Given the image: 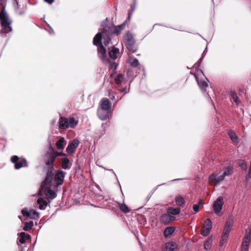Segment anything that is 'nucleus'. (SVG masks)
Here are the masks:
<instances>
[{"instance_id": "4c0bfd02", "label": "nucleus", "mask_w": 251, "mask_h": 251, "mask_svg": "<svg viewBox=\"0 0 251 251\" xmlns=\"http://www.w3.org/2000/svg\"><path fill=\"white\" fill-rule=\"evenodd\" d=\"M233 168L230 167H227L225 168L224 172L223 173V174L226 176L231 175L233 174Z\"/></svg>"}, {"instance_id": "864d4df0", "label": "nucleus", "mask_w": 251, "mask_h": 251, "mask_svg": "<svg viewBox=\"0 0 251 251\" xmlns=\"http://www.w3.org/2000/svg\"><path fill=\"white\" fill-rule=\"evenodd\" d=\"M109 97L110 99L112 100H114L115 99V96L113 94V93H109Z\"/></svg>"}, {"instance_id": "a211bd4d", "label": "nucleus", "mask_w": 251, "mask_h": 251, "mask_svg": "<svg viewBox=\"0 0 251 251\" xmlns=\"http://www.w3.org/2000/svg\"><path fill=\"white\" fill-rule=\"evenodd\" d=\"M127 22L128 21L126 20L122 24L117 26H113V32L114 34L117 35L120 34L121 32V31L125 28Z\"/></svg>"}, {"instance_id": "cd10ccee", "label": "nucleus", "mask_w": 251, "mask_h": 251, "mask_svg": "<svg viewBox=\"0 0 251 251\" xmlns=\"http://www.w3.org/2000/svg\"><path fill=\"white\" fill-rule=\"evenodd\" d=\"M65 140L63 137H61L56 142V148L58 150H62L64 148L65 144H64Z\"/></svg>"}, {"instance_id": "37998d69", "label": "nucleus", "mask_w": 251, "mask_h": 251, "mask_svg": "<svg viewBox=\"0 0 251 251\" xmlns=\"http://www.w3.org/2000/svg\"><path fill=\"white\" fill-rule=\"evenodd\" d=\"M212 243V239L209 238L208 240H207L204 244V247L205 250H208L209 249H210L211 247Z\"/></svg>"}, {"instance_id": "6ab92c4d", "label": "nucleus", "mask_w": 251, "mask_h": 251, "mask_svg": "<svg viewBox=\"0 0 251 251\" xmlns=\"http://www.w3.org/2000/svg\"><path fill=\"white\" fill-rule=\"evenodd\" d=\"M106 65H108L109 68L111 70H113V73L111 74L110 75V77H112L115 74H116V70L117 69L118 64L113 61H111L109 59V62L108 63H105Z\"/></svg>"}, {"instance_id": "393cba45", "label": "nucleus", "mask_w": 251, "mask_h": 251, "mask_svg": "<svg viewBox=\"0 0 251 251\" xmlns=\"http://www.w3.org/2000/svg\"><path fill=\"white\" fill-rule=\"evenodd\" d=\"M37 203L39 205V208L40 210H45L49 204L42 198H40L37 200Z\"/></svg>"}, {"instance_id": "a19ab883", "label": "nucleus", "mask_w": 251, "mask_h": 251, "mask_svg": "<svg viewBox=\"0 0 251 251\" xmlns=\"http://www.w3.org/2000/svg\"><path fill=\"white\" fill-rule=\"evenodd\" d=\"M204 56V55L202 54V56L199 59V60L198 61L197 63L196 64V70H197L198 72L200 71L202 74H203V73L201 69H199V67L201 66V64L202 61Z\"/></svg>"}, {"instance_id": "0eeeda50", "label": "nucleus", "mask_w": 251, "mask_h": 251, "mask_svg": "<svg viewBox=\"0 0 251 251\" xmlns=\"http://www.w3.org/2000/svg\"><path fill=\"white\" fill-rule=\"evenodd\" d=\"M11 161L14 164L16 169H19L23 167L28 166L27 161L25 158L19 160V158L17 155L12 156L11 158Z\"/></svg>"}, {"instance_id": "c03bdc74", "label": "nucleus", "mask_w": 251, "mask_h": 251, "mask_svg": "<svg viewBox=\"0 0 251 251\" xmlns=\"http://www.w3.org/2000/svg\"><path fill=\"white\" fill-rule=\"evenodd\" d=\"M228 237V235L222 233L221 240L220 242V245L221 246H223V245L226 242Z\"/></svg>"}, {"instance_id": "13d9d810", "label": "nucleus", "mask_w": 251, "mask_h": 251, "mask_svg": "<svg viewBox=\"0 0 251 251\" xmlns=\"http://www.w3.org/2000/svg\"><path fill=\"white\" fill-rule=\"evenodd\" d=\"M181 179H183L182 178H177V179H173L171 181V182H174V181H178V180H181Z\"/></svg>"}, {"instance_id": "39448f33", "label": "nucleus", "mask_w": 251, "mask_h": 251, "mask_svg": "<svg viewBox=\"0 0 251 251\" xmlns=\"http://www.w3.org/2000/svg\"><path fill=\"white\" fill-rule=\"evenodd\" d=\"M225 176L222 172H220L218 174H212L209 176L208 181L209 183L214 187L217 186L222 181L224 180Z\"/></svg>"}, {"instance_id": "6e6552de", "label": "nucleus", "mask_w": 251, "mask_h": 251, "mask_svg": "<svg viewBox=\"0 0 251 251\" xmlns=\"http://www.w3.org/2000/svg\"><path fill=\"white\" fill-rule=\"evenodd\" d=\"M126 46L129 51L132 53L137 51L138 48L135 46V41L132 36H127L125 42Z\"/></svg>"}, {"instance_id": "79ce46f5", "label": "nucleus", "mask_w": 251, "mask_h": 251, "mask_svg": "<svg viewBox=\"0 0 251 251\" xmlns=\"http://www.w3.org/2000/svg\"><path fill=\"white\" fill-rule=\"evenodd\" d=\"M135 7H136V3L135 1L134 3L132 4L130 6V11L128 12V17H127V19L126 20L128 21V22H129V21L130 20L131 15H132V13L134 12V11L135 10Z\"/></svg>"}, {"instance_id": "c85d7f7f", "label": "nucleus", "mask_w": 251, "mask_h": 251, "mask_svg": "<svg viewBox=\"0 0 251 251\" xmlns=\"http://www.w3.org/2000/svg\"><path fill=\"white\" fill-rule=\"evenodd\" d=\"M167 212H168V213L173 215H176L180 213V208L179 207H176V208L170 207L168 209Z\"/></svg>"}, {"instance_id": "f3484780", "label": "nucleus", "mask_w": 251, "mask_h": 251, "mask_svg": "<svg viewBox=\"0 0 251 251\" xmlns=\"http://www.w3.org/2000/svg\"><path fill=\"white\" fill-rule=\"evenodd\" d=\"M101 109L102 111L108 112L111 109V104L107 98H104L100 100Z\"/></svg>"}, {"instance_id": "72a5a7b5", "label": "nucleus", "mask_w": 251, "mask_h": 251, "mask_svg": "<svg viewBox=\"0 0 251 251\" xmlns=\"http://www.w3.org/2000/svg\"><path fill=\"white\" fill-rule=\"evenodd\" d=\"M15 3L16 4V6H15V9L16 10V12L20 15H24L26 10V5L25 4L23 5V7H22V10H21L20 11H18V9H19V6L18 5V3L16 0H15Z\"/></svg>"}, {"instance_id": "f704fd0d", "label": "nucleus", "mask_w": 251, "mask_h": 251, "mask_svg": "<svg viewBox=\"0 0 251 251\" xmlns=\"http://www.w3.org/2000/svg\"><path fill=\"white\" fill-rule=\"evenodd\" d=\"M176 203L179 206H182L185 203V201L183 198L181 196L176 197L175 199Z\"/></svg>"}, {"instance_id": "dca6fc26", "label": "nucleus", "mask_w": 251, "mask_h": 251, "mask_svg": "<svg viewBox=\"0 0 251 251\" xmlns=\"http://www.w3.org/2000/svg\"><path fill=\"white\" fill-rule=\"evenodd\" d=\"M119 49L115 48V47H112L111 49H108V58L109 59H112L115 60L118 58V55L119 54Z\"/></svg>"}, {"instance_id": "5701e85b", "label": "nucleus", "mask_w": 251, "mask_h": 251, "mask_svg": "<svg viewBox=\"0 0 251 251\" xmlns=\"http://www.w3.org/2000/svg\"><path fill=\"white\" fill-rule=\"evenodd\" d=\"M175 220V218L174 216L170 215V214L169 213L162 215L161 217L162 222L165 224H168L171 222L174 221Z\"/></svg>"}, {"instance_id": "9b49d317", "label": "nucleus", "mask_w": 251, "mask_h": 251, "mask_svg": "<svg viewBox=\"0 0 251 251\" xmlns=\"http://www.w3.org/2000/svg\"><path fill=\"white\" fill-rule=\"evenodd\" d=\"M46 165L48 166L49 167H54L53 163L56 158L55 155H54L53 151L50 149H49V151L46 154Z\"/></svg>"}, {"instance_id": "423d86ee", "label": "nucleus", "mask_w": 251, "mask_h": 251, "mask_svg": "<svg viewBox=\"0 0 251 251\" xmlns=\"http://www.w3.org/2000/svg\"><path fill=\"white\" fill-rule=\"evenodd\" d=\"M224 199L222 197H219L213 204V209L215 213L219 216L221 215V211L224 205Z\"/></svg>"}, {"instance_id": "412c9836", "label": "nucleus", "mask_w": 251, "mask_h": 251, "mask_svg": "<svg viewBox=\"0 0 251 251\" xmlns=\"http://www.w3.org/2000/svg\"><path fill=\"white\" fill-rule=\"evenodd\" d=\"M251 228L249 227L246 229V232L243 239L242 243L250 244L251 241Z\"/></svg>"}, {"instance_id": "e2e57ef3", "label": "nucleus", "mask_w": 251, "mask_h": 251, "mask_svg": "<svg viewBox=\"0 0 251 251\" xmlns=\"http://www.w3.org/2000/svg\"><path fill=\"white\" fill-rule=\"evenodd\" d=\"M201 202H202V200H200L198 204L200 205V204H201Z\"/></svg>"}, {"instance_id": "f8f14e48", "label": "nucleus", "mask_w": 251, "mask_h": 251, "mask_svg": "<svg viewBox=\"0 0 251 251\" xmlns=\"http://www.w3.org/2000/svg\"><path fill=\"white\" fill-rule=\"evenodd\" d=\"M212 228V222L210 219H207L205 221L204 225L203 226L201 234L203 236H207L210 233Z\"/></svg>"}, {"instance_id": "473e14b6", "label": "nucleus", "mask_w": 251, "mask_h": 251, "mask_svg": "<svg viewBox=\"0 0 251 251\" xmlns=\"http://www.w3.org/2000/svg\"><path fill=\"white\" fill-rule=\"evenodd\" d=\"M78 124V121L74 117H71L68 120V128H74Z\"/></svg>"}, {"instance_id": "09e8293b", "label": "nucleus", "mask_w": 251, "mask_h": 251, "mask_svg": "<svg viewBox=\"0 0 251 251\" xmlns=\"http://www.w3.org/2000/svg\"><path fill=\"white\" fill-rule=\"evenodd\" d=\"M22 213L25 217H30V210L28 211L26 209H23L22 210Z\"/></svg>"}, {"instance_id": "f257e3e1", "label": "nucleus", "mask_w": 251, "mask_h": 251, "mask_svg": "<svg viewBox=\"0 0 251 251\" xmlns=\"http://www.w3.org/2000/svg\"><path fill=\"white\" fill-rule=\"evenodd\" d=\"M7 0H0V34H6L12 30V20L5 10Z\"/></svg>"}, {"instance_id": "a878e982", "label": "nucleus", "mask_w": 251, "mask_h": 251, "mask_svg": "<svg viewBox=\"0 0 251 251\" xmlns=\"http://www.w3.org/2000/svg\"><path fill=\"white\" fill-rule=\"evenodd\" d=\"M19 236L20 238L19 239V242L21 244L25 243L26 240L29 239L30 238V235L24 232H21Z\"/></svg>"}, {"instance_id": "de8ad7c7", "label": "nucleus", "mask_w": 251, "mask_h": 251, "mask_svg": "<svg viewBox=\"0 0 251 251\" xmlns=\"http://www.w3.org/2000/svg\"><path fill=\"white\" fill-rule=\"evenodd\" d=\"M231 96L234 101H235L237 105H238L239 103V101L238 100V98L236 93L234 92H231Z\"/></svg>"}, {"instance_id": "c756f323", "label": "nucleus", "mask_w": 251, "mask_h": 251, "mask_svg": "<svg viewBox=\"0 0 251 251\" xmlns=\"http://www.w3.org/2000/svg\"><path fill=\"white\" fill-rule=\"evenodd\" d=\"M129 63L131 65V66L134 68L137 67L139 65L138 60L135 58H133L131 56L129 57Z\"/></svg>"}, {"instance_id": "b1692460", "label": "nucleus", "mask_w": 251, "mask_h": 251, "mask_svg": "<svg viewBox=\"0 0 251 251\" xmlns=\"http://www.w3.org/2000/svg\"><path fill=\"white\" fill-rule=\"evenodd\" d=\"M125 77V75L122 73L118 74L115 77V82L117 87H119L122 84Z\"/></svg>"}, {"instance_id": "4468645a", "label": "nucleus", "mask_w": 251, "mask_h": 251, "mask_svg": "<svg viewBox=\"0 0 251 251\" xmlns=\"http://www.w3.org/2000/svg\"><path fill=\"white\" fill-rule=\"evenodd\" d=\"M52 186H47L45 187H43V189H44V193L47 197V199H50L51 200L54 199L57 194L56 192L52 190H51L50 188Z\"/></svg>"}, {"instance_id": "58836bf2", "label": "nucleus", "mask_w": 251, "mask_h": 251, "mask_svg": "<svg viewBox=\"0 0 251 251\" xmlns=\"http://www.w3.org/2000/svg\"><path fill=\"white\" fill-rule=\"evenodd\" d=\"M102 111V110L101 111H99L98 112V114L100 119L101 120L104 121L108 119V112L107 113H103Z\"/></svg>"}, {"instance_id": "338daca9", "label": "nucleus", "mask_w": 251, "mask_h": 251, "mask_svg": "<svg viewBox=\"0 0 251 251\" xmlns=\"http://www.w3.org/2000/svg\"><path fill=\"white\" fill-rule=\"evenodd\" d=\"M166 184H167L166 183H164L161 184L160 185H166Z\"/></svg>"}, {"instance_id": "ea45409f", "label": "nucleus", "mask_w": 251, "mask_h": 251, "mask_svg": "<svg viewBox=\"0 0 251 251\" xmlns=\"http://www.w3.org/2000/svg\"><path fill=\"white\" fill-rule=\"evenodd\" d=\"M30 217L33 219H37L39 217V214L35 210L30 209Z\"/></svg>"}, {"instance_id": "7ed1b4c3", "label": "nucleus", "mask_w": 251, "mask_h": 251, "mask_svg": "<svg viewBox=\"0 0 251 251\" xmlns=\"http://www.w3.org/2000/svg\"><path fill=\"white\" fill-rule=\"evenodd\" d=\"M113 30V26H105L103 27V30L101 34L102 35L103 43L105 46H107L111 41V36L114 34Z\"/></svg>"}, {"instance_id": "680f3d73", "label": "nucleus", "mask_w": 251, "mask_h": 251, "mask_svg": "<svg viewBox=\"0 0 251 251\" xmlns=\"http://www.w3.org/2000/svg\"><path fill=\"white\" fill-rule=\"evenodd\" d=\"M206 50H207V47H206V48L205 49V50H204V51H203V53H202V54H203V55H204V52H205V51H206Z\"/></svg>"}, {"instance_id": "2eb2a0df", "label": "nucleus", "mask_w": 251, "mask_h": 251, "mask_svg": "<svg viewBox=\"0 0 251 251\" xmlns=\"http://www.w3.org/2000/svg\"><path fill=\"white\" fill-rule=\"evenodd\" d=\"M177 247V245L175 242H168L162 247V251H174Z\"/></svg>"}, {"instance_id": "0e129e2a", "label": "nucleus", "mask_w": 251, "mask_h": 251, "mask_svg": "<svg viewBox=\"0 0 251 251\" xmlns=\"http://www.w3.org/2000/svg\"><path fill=\"white\" fill-rule=\"evenodd\" d=\"M121 98H120L116 100V102H115V103H117L118 102V101H119L120 100H121Z\"/></svg>"}, {"instance_id": "49530a36", "label": "nucleus", "mask_w": 251, "mask_h": 251, "mask_svg": "<svg viewBox=\"0 0 251 251\" xmlns=\"http://www.w3.org/2000/svg\"><path fill=\"white\" fill-rule=\"evenodd\" d=\"M120 208L125 213H128L130 211L128 207L125 204H121L120 205Z\"/></svg>"}, {"instance_id": "9d476101", "label": "nucleus", "mask_w": 251, "mask_h": 251, "mask_svg": "<svg viewBox=\"0 0 251 251\" xmlns=\"http://www.w3.org/2000/svg\"><path fill=\"white\" fill-rule=\"evenodd\" d=\"M79 141L77 139H74L69 144L66 151L68 153L72 154L74 153L76 149L79 145Z\"/></svg>"}, {"instance_id": "774afa93", "label": "nucleus", "mask_w": 251, "mask_h": 251, "mask_svg": "<svg viewBox=\"0 0 251 251\" xmlns=\"http://www.w3.org/2000/svg\"><path fill=\"white\" fill-rule=\"evenodd\" d=\"M140 54H137V56H140Z\"/></svg>"}, {"instance_id": "7c9ffc66", "label": "nucleus", "mask_w": 251, "mask_h": 251, "mask_svg": "<svg viewBox=\"0 0 251 251\" xmlns=\"http://www.w3.org/2000/svg\"><path fill=\"white\" fill-rule=\"evenodd\" d=\"M196 80L201 89H206L208 87L207 83L204 80L200 81L198 77L194 74Z\"/></svg>"}, {"instance_id": "603ef678", "label": "nucleus", "mask_w": 251, "mask_h": 251, "mask_svg": "<svg viewBox=\"0 0 251 251\" xmlns=\"http://www.w3.org/2000/svg\"><path fill=\"white\" fill-rule=\"evenodd\" d=\"M129 88H128V90H127L126 88H124L122 89V90H121V92L122 93H124V94H126L129 92Z\"/></svg>"}, {"instance_id": "5fc2aeb1", "label": "nucleus", "mask_w": 251, "mask_h": 251, "mask_svg": "<svg viewBox=\"0 0 251 251\" xmlns=\"http://www.w3.org/2000/svg\"><path fill=\"white\" fill-rule=\"evenodd\" d=\"M248 178L249 179H251V169L249 168V170L248 174Z\"/></svg>"}, {"instance_id": "aec40b11", "label": "nucleus", "mask_w": 251, "mask_h": 251, "mask_svg": "<svg viewBox=\"0 0 251 251\" xmlns=\"http://www.w3.org/2000/svg\"><path fill=\"white\" fill-rule=\"evenodd\" d=\"M68 119L66 118L61 117L59 121V127L64 129L68 128Z\"/></svg>"}, {"instance_id": "2f4dec72", "label": "nucleus", "mask_w": 251, "mask_h": 251, "mask_svg": "<svg viewBox=\"0 0 251 251\" xmlns=\"http://www.w3.org/2000/svg\"><path fill=\"white\" fill-rule=\"evenodd\" d=\"M228 136L232 142L235 143L239 142V139L233 130H231L228 131Z\"/></svg>"}, {"instance_id": "6e6d98bb", "label": "nucleus", "mask_w": 251, "mask_h": 251, "mask_svg": "<svg viewBox=\"0 0 251 251\" xmlns=\"http://www.w3.org/2000/svg\"><path fill=\"white\" fill-rule=\"evenodd\" d=\"M46 2L48 3L49 4H51L53 1L54 0H44Z\"/></svg>"}, {"instance_id": "4d7b16f0", "label": "nucleus", "mask_w": 251, "mask_h": 251, "mask_svg": "<svg viewBox=\"0 0 251 251\" xmlns=\"http://www.w3.org/2000/svg\"><path fill=\"white\" fill-rule=\"evenodd\" d=\"M107 170L109 171H110L111 172H112V173L114 175V176H115V177H116V179L118 180L117 176H116V174L115 173V172H114V171H113L112 169H107Z\"/></svg>"}, {"instance_id": "052dcab7", "label": "nucleus", "mask_w": 251, "mask_h": 251, "mask_svg": "<svg viewBox=\"0 0 251 251\" xmlns=\"http://www.w3.org/2000/svg\"><path fill=\"white\" fill-rule=\"evenodd\" d=\"M96 187L100 191H102V190L100 188V186L99 185H96Z\"/></svg>"}, {"instance_id": "f03ea898", "label": "nucleus", "mask_w": 251, "mask_h": 251, "mask_svg": "<svg viewBox=\"0 0 251 251\" xmlns=\"http://www.w3.org/2000/svg\"><path fill=\"white\" fill-rule=\"evenodd\" d=\"M102 35L100 32L98 33L93 39V44L98 47V54L100 58L104 63L109 62V58L106 55V49L101 44Z\"/></svg>"}, {"instance_id": "e433bc0d", "label": "nucleus", "mask_w": 251, "mask_h": 251, "mask_svg": "<svg viewBox=\"0 0 251 251\" xmlns=\"http://www.w3.org/2000/svg\"><path fill=\"white\" fill-rule=\"evenodd\" d=\"M238 164L241 168L244 171H247L248 167L246 162L244 160H240L238 162Z\"/></svg>"}, {"instance_id": "3c124183", "label": "nucleus", "mask_w": 251, "mask_h": 251, "mask_svg": "<svg viewBox=\"0 0 251 251\" xmlns=\"http://www.w3.org/2000/svg\"><path fill=\"white\" fill-rule=\"evenodd\" d=\"M193 210L196 212H198L199 210V204H194L193 206Z\"/></svg>"}, {"instance_id": "20e7f679", "label": "nucleus", "mask_w": 251, "mask_h": 251, "mask_svg": "<svg viewBox=\"0 0 251 251\" xmlns=\"http://www.w3.org/2000/svg\"><path fill=\"white\" fill-rule=\"evenodd\" d=\"M54 167H48L45 178L41 184V187L42 189H43V187H45L47 186H52V180L54 178Z\"/></svg>"}, {"instance_id": "8fccbe9b", "label": "nucleus", "mask_w": 251, "mask_h": 251, "mask_svg": "<svg viewBox=\"0 0 251 251\" xmlns=\"http://www.w3.org/2000/svg\"><path fill=\"white\" fill-rule=\"evenodd\" d=\"M249 244H244L242 243L241 251H248Z\"/></svg>"}, {"instance_id": "a18cd8bd", "label": "nucleus", "mask_w": 251, "mask_h": 251, "mask_svg": "<svg viewBox=\"0 0 251 251\" xmlns=\"http://www.w3.org/2000/svg\"><path fill=\"white\" fill-rule=\"evenodd\" d=\"M50 150L53 151L54 155H55V158L57 156H66V154L63 152H59L57 151H55L54 149L50 146Z\"/></svg>"}, {"instance_id": "1a4fd4ad", "label": "nucleus", "mask_w": 251, "mask_h": 251, "mask_svg": "<svg viewBox=\"0 0 251 251\" xmlns=\"http://www.w3.org/2000/svg\"><path fill=\"white\" fill-rule=\"evenodd\" d=\"M233 223V216L230 214L228 215L227 220L226 221V225L224 226L223 233L229 235Z\"/></svg>"}, {"instance_id": "bb28decb", "label": "nucleus", "mask_w": 251, "mask_h": 251, "mask_svg": "<svg viewBox=\"0 0 251 251\" xmlns=\"http://www.w3.org/2000/svg\"><path fill=\"white\" fill-rule=\"evenodd\" d=\"M176 229V227L174 226H170L166 227L163 232V234L165 237H167L172 233H173Z\"/></svg>"}, {"instance_id": "ddd939ff", "label": "nucleus", "mask_w": 251, "mask_h": 251, "mask_svg": "<svg viewBox=\"0 0 251 251\" xmlns=\"http://www.w3.org/2000/svg\"><path fill=\"white\" fill-rule=\"evenodd\" d=\"M65 173L61 170H58L54 176V180L56 184V186L62 185L65 177Z\"/></svg>"}, {"instance_id": "c9c22d12", "label": "nucleus", "mask_w": 251, "mask_h": 251, "mask_svg": "<svg viewBox=\"0 0 251 251\" xmlns=\"http://www.w3.org/2000/svg\"><path fill=\"white\" fill-rule=\"evenodd\" d=\"M24 226L23 227V230L25 231H29L32 229L33 226V223L32 221H30L29 222H25Z\"/></svg>"}, {"instance_id": "4be33fe9", "label": "nucleus", "mask_w": 251, "mask_h": 251, "mask_svg": "<svg viewBox=\"0 0 251 251\" xmlns=\"http://www.w3.org/2000/svg\"><path fill=\"white\" fill-rule=\"evenodd\" d=\"M72 166V163L67 157H64L61 159V167L64 170H69Z\"/></svg>"}, {"instance_id": "69168bd1", "label": "nucleus", "mask_w": 251, "mask_h": 251, "mask_svg": "<svg viewBox=\"0 0 251 251\" xmlns=\"http://www.w3.org/2000/svg\"><path fill=\"white\" fill-rule=\"evenodd\" d=\"M19 218L21 220L22 219V216H19Z\"/></svg>"}, {"instance_id": "bf43d9fd", "label": "nucleus", "mask_w": 251, "mask_h": 251, "mask_svg": "<svg viewBox=\"0 0 251 251\" xmlns=\"http://www.w3.org/2000/svg\"><path fill=\"white\" fill-rule=\"evenodd\" d=\"M98 197L100 198V200H103L104 199V197L102 195H99Z\"/></svg>"}]
</instances>
